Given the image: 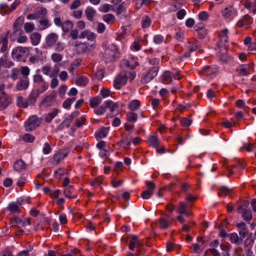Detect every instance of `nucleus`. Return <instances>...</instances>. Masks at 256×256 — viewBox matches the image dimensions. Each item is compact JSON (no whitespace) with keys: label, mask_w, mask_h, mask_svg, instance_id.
<instances>
[{"label":"nucleus","mask_w":256,"mask_h":256,"mask_svg":"<svg viewBox=\"0 0 256 256\" xmlns=\"http://www.w3.org/2000/svg\"><path fill=\"white\" fill-rule=\"evenodd\" d=\"M159 70V67L155 66L149 68L146 72L142 74L140 82L142 84H146L152 81L157 75Z\"/></svg>","instance_id":"f257e3e1"},{"label":"nucleus","mask_w":256,"mask_h":256,"mask_svg":"<svg viewBox=\"0 0 256 256\" xmlns=\"http://www.w3.org/2000/svg\"><path fill=\"white\" fill-rule=\"evenodd\" d=\"M118 54V49L116 45L112 44L108 46L104 54V58L106 60L112 62L115 60Z\"/></svg>","instance_id":"f03ea898"},{"label":"nucleus","mask_w":256,"mask_h":256,"mask_svg":"<svg viewBox=\"0 0 256 256\" xmlns=\"http://www.w3.org/2000/svg\"><path fill=\"white\" fill-rule=\"evenodd\" d=\"M42 120L36 116H30L25 123V129L26 132H32L39 126Z\"/></svg>","instance_id":"7ed1b4c3"},{"label":"nucleus","mask_w":256,"mask_h":256,"mask_svg":"<svg viewBox=\"0 0 256 256\" xmlns=\"http://www.w3.org/2000/svg\"><path fill=\"white\" fill-rule=\"evenodd\" d=\"M20 4V2L19 0H15L10 6L6 3L0 4V14L2 16L9 14L16 10Z\"/></svg>","instance_id":"20e7f679"},{"label":"nucleus","mask_w":256,"mask_h":256,"mask_svg":"<svg viewBox=\"0 0 256 256\" xmlns=\"http://www.w3.org/2000/svg\"><path fill=\"white\" fill-rule=\"evenodd\" d=\"M56 94L53 91L50 94L46 96L40 102V105L46 108L51 106L56 103Z\"/></svg>","instance_id":"39448f33"},{"label":"nucleus","mask_w":256,"mask_h":256,"mask_svg":"<svg viewBox=\"0 0 256 256\" xmlns=\"http://www.w3.org/2000/svg\"><path fill=\"white\" fill-rule=\"evenodd\" d=\"M252 24V18L248 14H246L237 22L236 26L239 28L247 29L251 27Z\"/></svg>","instance_id":"423d86ee"},{"label":"nucleus","mask_w":256,"mask_h":256,"mask_svg":"<svg viewBox=\"0 0 256 256\" xmlns=\"http://www.w3.org/2000/svg\"><path fill=\"white\" fill-rule=\"evenodd\" d=\"M219 70V66L216 65L206 66L199 70L200 74L206 76L216 74Z\"/></svg>","instance_id":"0eeeda50"},{"label":"nucleus","mask_w":256,"mask_h":256,"mask_svg":"<svg viewBox=\"0 0 256 256\" xmlns=\"http://www.w3.org/2000/svg\"><path fill=\"white\" fill-rule=\"evenodd\" d=\"M11 103V98L4 92H2L0 96V110L6 109Z\"/></svg>","instance_id":"6e6552de"},{"label":"nucleus","mask_w":256,"mask_h":256,"mask_svg":"<svg viewBox=\"0 0 256 256\" xmlns=\"http://www.w3.org/2000/svg\"><path fill=\"white\" fill-rule=\"evenodd\" d=\"M127 82L126 75H119L114 81V86L115 88L119 90L121 86L124 85Z\"/></svg>","instance_id":"1a4fd4ad"},{"label":"nucleus","mask_w":256,"mask_h":256,"mask_svg":"<svg viewBox=\"0 0 256 256\" xmlns=\"http://www.w3.org/2000/svg\"><path fill=\"white\" fill-rule=\"evenodd\" d=\"M58 36L54 33L51 32L49 34L46 38V46L49 47H52L57 42Z\"/></svg>","instance_id":"9d476101"},{"label":"nucleus","mask_w":256,"mask_h":256,"mask_svg":"<svg viewBox=\"0 0 256 256\" xmlns=\"http://www.w3.org/2000/svg\"><path fill=\"white\" fill-rule=\"evenodd\" d=\"M166 218L162 217L158 219V226L160 229L164 230L168 228L171 222L170 221V215L165 214Z\"/></svg>","instance_id":"9b49d317"},{"label":"nucleus","mask_w":256,"mask_h":256,"mask_svg":"<svg viewBox=\"0 0 256 256\" xmlns=\"http://www.w3.org/2000/svg\"><path fill=\"white\" fill-rule=\"evenodd\" d=\"M26 49L25 48L19 46L14 48L12 52V56L13 58H16L19 60L22 56V54H25Z\"/></svg>","instance_id":"f8f14e48"},{"label":"nucleus","mask_w":256,"mask_h":256,"mask_svg":"<svg viewBox=\"0 0 256 256\" xmlns=\"http://www.w3.org/2000/svg\"><path fill=\"white\" fill-rule=\"evenodd\" d=\"M38 96L39 94L38 92L34 90H32L26 98V101L28 106H34L36 102Z\"/></svg>","instance_id":"ddd939ff"},{"label":"nucleus","mask_w":256,"mask_h":256,"mask_svg":"<svg viewBox=\"0 0 256 256\" xmlns=\"http://www.w3.org/2000/svg\"><path fill=\"white\" fill-rule=\"evenodd\" d=\"M68 152L66 150H59L56 154L54 155V160L60 162L62 160H64L67 156Z\"/></svg>","instance_id":"4468645a"},{"label":"nucleus","mask_w":256,"mask_h":256,"mask_svg":"<svg viewBox=\"0 0 256 256\" xmlns=\"http://www.w3.org/2000/svg\"><path fill=\"white\" fill-rule=\"evenodd\" d=\"M74 186L73 185H70L66 187L64 192V196L69 198H76L77 197L76 194H74Z\"/></svg>","instance_id":"2eb2a0df"},{"label":"nucleus","mask_w":256,"mask_h":256,"mask_svg":"<svg viewBox=\"0 0 256 256\" xmlns=\"http://www.w3.org/2000/svg\"><path fill=\"white\" fill-rule=\"evenodd\" d=\"M29 84L28 78L20 79L16 84V88L18 91L25 90L28 88Z\"/></svg>","instance_id":"dca6fc26"},{"label":"nucleus","mask_w":256,"mask_h":256,"mask_svg":"<svg viewBox=\"0 0 256 256\" xmlns=\"http://www.w3.org/2000/svg\"><path fill=\"white\" fill-rule=\"evenodd\" d=\"M84 13L87 20L90 22H92L96 12L93 8L88 6L85 10Z\"/></svg>","instance_id":"f3484780"},{"label":"nucleus","mask_w":256,"mask_h":256,"mask_svg":"<svg viewBox=\"0 0 256 256\" xmlns=\"http://www.w3.org/2000/svg\"><path fill=\"white\" fill-rule=\"evenodd\" d=\"M172 72L165 70L161 76L162 82L164 84H170L172 82Z\"/></svg>","instance_id":"a211bd4d"},{"label":"nucleus","mask_w":256,"mask_h":256,"mask_svg":"<svg viewBox=\"0 0 256 256\" xmlns=\"http://www.w3.org/2000/svg\"><path fill=\"white\" fill-rule=\"evenodd\" d=\"M24 16H20L18 17L13 24V28L15 32H17L18 31L22 32L21 26L24 22Z\"/></svg>","instance_id":"6ab92c4d"},{"label":"nucleus","mask_w":256,"mask_h":256,"mask_svg":"<svg viewBox=\"0 0 256 256\" xmlns=\"http://www.w3.org/2000/svg\"><path fill=\"white\" fill-rule=\"evenodd\" d=\"M14 66V62L12 61L8 60L6 54H4L0 58V68L4 66L6 68H10Z\"/></svg>","instance_id":"aec40b11"},{"label":"nucleus","mask_w":256,"mask_h":256,"mask_svg":"<svg viewBox=\"0 0 256 256\" xmlns=\"http://www.w3.org/2000/svg\"><path fill=\"white\" fill-rule=\"evenodd\" d=\"M108 132V128L106 127H102L95 132L94 136L97 140L98 138H104L107 136Z\"/></svg>","instance_id":"412c9836"},{"label":"nucleus","mask_w":256,"mask_h":256,"mask_svg":"<svg viewBox=\"0 0 256 256\" xmlns=\"http://www.w3.org/2000/svg\"><path fill=\"white\" fill-rule=\"evenodd\" d=\"M26 168V164L22 160H16L14 164V170L20 172L24 170Z\"/></svg>","instance_id":"4be33fe9"},{"label":"nucleus","mask_w":256,"mask_h":256,"mask_svg":"<svg viewBox=\"0 0 256 256\" xmlns=\"http://www.w3.org/2000/svg\"><path fill=\"white\" fill-rule=\"evenodd\" d=\"M200 42L198 40H194L188 42L186 44L188 50H189L192 52L196 50L200 46Z\"/></svg>","instance_id":"5701e85b"},{"label":"nucleus","mask_w":256,"mask_h":256,"mask_svg":"<svg viewBox=\"0 0 256 256\" xmlns=\"http://www.w3.org/2000/svg\"><path fill=\"white\" fill-rule=\"evenodd\" d=\"M59 110L58 108H54L50 112L48 113L44 118V121L46 122L50 123L52 119L56 116Z\"/></svg>","instance_id":"b1692460"},{"label":"nucleus","mask_w":256,"mask_h":256,"mask_svg":"<svg viewBox=\"0 0 256 256\" xmlns=\"http://www.w3.org/2000/svg\"><path fill=\"white\" fill-rule=\"evenodd\" d=\"M236 10L232 7L226 8L222 12V16L225 18H228L233 16H235Z\"/></svg>","instance_id":"393cba45"},{"label":"nucleus","mask_w":256,"mask_h":256,"mask_svg":"<svg viewBox=\"0 0 256 256\" xmlns=\"http://www.w3.org/2000/svg\"><path fill=\"white\" fill-rule=\"evenodd\" d=\"M74 26L73 22L70 20H66L63 22L61 27L64 32H68Z\"/></svg>","instance_id":"a878e982"},{"label":"nucleus","mask_w":256,"mask_h":256,"mask_svg":"<svg viewBox=\"0 0 256 256\" xmlns=\"http://www.w3.org/2000/svg\"><path fill=\"white\" fill-rule=\"evenodd\" d=\"M148 142L150 146L154 148H157L158 146V140L156 133L152 134L148 138Z\"/></svg>","instance_id":"bb28decb"},{"label":"nucleus","mask_w":256,"mask_h":256,"mask_svg":"<svg viewBox=\"0 0 256 256\" xmlns=\"http://www.w3.org/2000/svg\"><path fill=\"white\" fill-rule=\"evenodd\" d=\"M12 222L16 224H20L22 226H24L26 225L30 224V219H27L26 220H22L20 218L18 217H14L11 220Z\"/></svg>","instance_id":"cd10ccee"},{"label":"nucleus","mask_w":256,"mask_h":256,"mask_svg":"<svg viewBox=\"0 0 256 256\" xmlns=\"http://www.w3.org/2000/svg\"><path fill=\"white\" fill-rule=\"evenodd\" d=\"M8 38L6 36H0V44H2L0 52L2 53L4 52L8 48Z\"/></svg>","instance_id":"c85d7f7f"},{"label":"nucleus","mask_w":256,"mask_h":256,"mask_svg":"<svg viewBox=\"0 0 256 256\" xmlns=\"http://www.w3.org/2000/svg\"><path fill=\"white\" fill-rule=\"evenodd\" d=\"M104 104H105L106 108H108L112 112H114L118 106L117 103L114 102L111 100L105 101Z\"/></svg>","instance_id":"c756f323"},{"label":"nucleus","mask_w":256,"mask_h":256,"mask_svg":"<svg viewBox=\"0 0 256 256\" xmlns=\"http://www.w3.org/2000/svg\"><path fill=\"white\" fill-rule=\"evenodd\" d=\"M41 35L38 32H34L30 36V38L32 42V44L33 46H36L38 45L40 40Z\"/></svg>","instance_id":"7c9ffc66"},{"label":"nucleus","mask_w":256,"mask_h":256,"mask_svg":"<svg viewBox=\"0 0 256 256\" xmlns=\"http://www.w3.org/2000/svg\"><path fill=\"white\" fill-rule=\"evenodd\" d=\"M140 100H134L130 102L128 104V108L132 111H134L140 108Z\"/></svg>","instance_id":"2f4dec72"},{"label":"nucleus","mask_w":256,"mask_h":256,"mask_svg":"<svg viewBox=\"0 0 256 256\" xmlns=\"http://www.w3.org/2000/svg\"><path fill=\"white\" fill-rule=\"evenodd\" d=\"M7 208L12 214L18 213L20 212L18 206L14 202L10 203Z\"/></svg>","instance_id":"473e14b6"},{"label":"nucleus","mask_w":256,"mask_h":256,"mask_svg":"<svg viewBox=\"0 0 256 256\" xmlns=\"http://www.w3.org/2000/svg\"><path fill=\"white\" fill-rule=\"evenodd\" d=\"M142 27L146 28L150 26L152 24V20L148 16H144L142 20Z\"/></svg>","instance_id":"72a5a7b5"},{"label":"nucleus","mask_w":256,"mask_h":256,"mask_svg":"<svg viewBox=\"0 0 256 256\" xmlns=\"http://www.w3.org/2000/svg\"><path fill=\"white\" fill-rule=\"evenodd\" d=\"M138 242V237L136 235H132L128 248L132 251H134L136 244Z\"/></svg>","instance_id":"f704fd0d"},{"label":"nucleus","mask_w":256,"mask_h":256,"mask_svg":"<svg viewBox=\"0 0 256 256\" xmlns=\"http://www.w3.org/2000/svg\"><path fill=\"white\" fill-rule=\"evenodd\" d=\"M24 98L22 96H18L16 100V104L18 107L24 108H27L28 106L26 100L25 102L23 100Z\"/></svg>","instance_id":"c9c22d12"},{"label":"nucleus","mask_w":256,"mask_h":256,"mask_svg":"<svg viewBox=\"0 0 256 256\" xmlns=\"http://www.w3.org/2000/svg\"><path fill=\"white\" fill-rule=\"evenodd\" d=\"M250 66H247V68H245L244 65L240 66L238 68L236 69V72H238V76H246L248 74V68Z\"/></svg>","instance_id":"e433bc0d"},{"label":"nucleus","mask_w":256,"mask_h":256,"mask_svg":"<svg viewBox=\"0 0 256 256\" xmlns=\"http://www.w3.org/2000/svg\"><path fill=\"white\" fill-rule=\"evenodd\" d=\"M88 80L87 78L84 76H78L76 80V84L80 86H85L88 82Z\"/></svg>","instance_id":"4c0bfd02"},{"label":"nucleus","mask_w":256,"mask_h":256,"mask_svg":"<svg viewBox=\"0 0 256 256\" xmlns=\"http://www.w3.org/2000/svg\"><path fill=\"white\" fill-rule=\"evenodd\" d=\"M126 120L130 122H135L138 120V114L133 112H130L126 114Z\"/></svg>","instance_id":"58836bf2"},{"label":"nucleus","mask_w":256,"mask_h":256,"mask_svg":"<svg viewBox=\"0 0 256 256\" xmlns=\"http://www.w3.org/2000/svg\"><path fill=\"white\" fill-rule=\"evenodd\" d=\"M102 20L107 24H110L114 22L115 16L112 14H106L103 16Z\"/></svg>","instance_id":"ea45409f"},{"label":"nucleus","mask_w":256,"mask_h":256,"mask_svg":"<svg viewBox=\"0 0 256 256\" xmlns=\"http://www.w3.org/2000/svg\"><path fill=\"white\" fill-rule=\"evenodd\" d=\"M230 192V190L226 186H222L220 188V192H218V196H221L222 194L228 195Z\"/></svg>","instance_id":"a19ab883"},{"label":"nucleus","mask_w":256,"mask_h":256,"mask_svg":"<svg viewBox=\"0 0 256 256\" xmlns=\"http://www.w3.org/2000/svg\"><path fill=\"white\" fill-rule=\"evenodd\" d=\"M101 98L98 97H94L90 100V104L92 108H96L100 103Z\"/></svg>","instance_id":"79ce46f5"},{"label":"nucleus","mask_w":256,"mask_h":256,"mask_svg":"<svg viewBox=\"0 0 256 256\" xmlns=\"http://www.w3.org/2000/svg\"><path fill=\"white\" fill-rule=\"evenodd\" d=\"M76 98H68L64 101L62 104L63 107L67 110H70L71 104L75 101Z\"/></svg>","instance_id":"37998d69"},{"label":"nucleus","mask_w":256,"mask_h":256,"mask_svg":"<svg viewBox=\"0 0 256 256\" xmlns=\"http://www.w3.org/2000/svg\"><path fill=\"white\" fill-rule=\"evenodd\" d=\"M66 169L64 168H60L54 172V178L56 179H60L64 174Z\"/></svg>","instance_id":"c03bdc74"},{"label":"nucleus","mask_w":256,"mask_h":256,"mask_svg":"<svg viewBox=\"0 0 256 256\" xmlns=\"http://www.w3.org/2000/svg\"><path fill=\"white\" fill-rule=\"evenodd\" d=\"M52 150V148L48 142H46L44 144L42 152L44 154H49Z\"/></svg>","instance_id":"a18cd8bd"},{"label":"nucleus","mask_w":256,"mask_h":256,"mask_svg":"<svg viewBox=\"0 0 256 256\" xmlns=\"http://www.w3.org/2000/svg\"><path fill=\"white\" fill-rule=\"evenodd\" d=\"M164 40V38L161 34H156L154 36L153 41L156 44H160L163 42Z\"/></svg>","instance_id":"49530a36"},{"label":"nucleus","mask_w":256,"mask_h":256,"mask_svg":"<svg viewBox=\"0 0 256 256\" xmlns=\"http://www.w3.org/2000/svg\"><path fill=\"white\" fill-rule=\"evenodd\" d=\"M198 16L200 20L206 21L208 18L210 16L207 12L202 11L198 14Z\"/></svg>","instance_id":"de8ad7c7"},{"label":"nucleus","mask_w":256,"mask_h":256,"mask_svg":"<svg viewBox=\"0 0 256 256\" xmlns=\"http://www.w3.org/2000/svg\"><path fill=\"white\" fill-rule=\"evenodd\" d=\"M106 105L104 103L102 106L94 110V113L98 115H102L106 112Z\"/></svg>","instance_id":"09e8293b"},{"label":"nucleus","mask_w":256,"mask_h":256,"mask_svg":"<svg viewBox=\"0 0 256 256\" xmlns=\"http://www.w3.org/2000/svg\"><path fill=\"white\" fill-rule=\"evenodd\" d=\"M48 84L46 82H44L43 83H42V84L40 86V88L34 90L37 92H38V94L40 95L41 94H42L46 90H48Z\"/></svg>","instance_id":"8fccbe9b"},{"label":"nucleus","mask_w":256,"mask_h":256,"mask_svg":"<svg viewBox=\"0 0 256 256\" xmlns=\"http://www.w3.org/2000/svg\"><path fill=\"white\" fill-rule=\"evenodd\" d=\"M34 24L31 22H26L24 25V30L26 33L32 32L34 30Z\"/></svg>","instance_id":"3c124183"},{"label":"nucleus","mask_w":256,"mask_h":256,"mask_svg":"<svg viewBox=\"0 0 256 256\" xmlns=\"http://www.w3.org/2000/svg\"><path fill=\"white\" fill-rule=\"evenodd\" d=\"M242 216L243 219L246 222H250L252 219V214L250 210H248L244 213L242 214Z\"/></svg>","instance_id":"603ef678"},{"label":"nucleus","mask_w":256,"mask_h":256,"mask_svg":"<svg viewBox=\"0 0 256 256\" xmlns=\"http://www.w3.org/2000/svg\"><path fill=\"white\" fill-rule=\"evenodd\" d=\"M30 70L27 66H22L20 68V72L22 76L25 78H28V76L30 74Z\"/></svg>","instance_id":"864d4df0"},{"label":"nucleus","mask_w":256,"mask_h":256,"mask_svg":"<svg viewBox=\"0 0 256 256\" xmlns=\"http://www.w3.org/2000/svg\"><path fill=\"white\" fill-rule=\"evenodd\" d=\"M236 104L238 108H244L245 112H246V113L248 112V111H247L246 110V108H248V106H246L245 102L243 100H238L236 102Z\"/></svg>","instance_id":"5fc2aeb1"},{"label":"nucleus","mask_w":256,"mask_h":256,"mask_svg":"<svg viewBox=\"0 0 256 256\" xmlns=\"http://www.w3.org/2000/svg\"><path fill=\"white\" fill-rule=\"evenodd\" d=\"M186 207H187V206L184 202H180L178 206V212L180 214H182L184 213H185L186 210Z\"/></svg>","instance_id":"6e6d98bb"},{"label":"nucleus","mask_w":256,"mask_h":256,"mask_svg":"<svg viewBox=\"0 0 256 256\" xmlns=\"http://www.w3.org/2000/svg\"><path fill=\"white\" fill-rule=\"evenodd\" d=\"M180 121V124L183 126H188L192 122V120H190L187 118H181Z\"/></svg>","instance_id":"4d7b16f0"},{"label":"nucleus","mask_w":256,"mask_h":256,"mask_svg":"<svg viewBox=\"0 0 256 256\" xmlns=\"http://www.w3.org/2000/svg\"><path fill=\"white\" fill-rule=\"evenodd\" d=\"M153 194V192L152 190H144L141 194V196L143 199H149Z\"/></svg>","instance_id":"13d9d810"},{"label":"nucleus","mask_w":256,"mask_h":256,"mask_svg":"<svg viewBox=\"0 0 256 256\" xmlns=\"http://www.w3.org/2000/svg\"><path fill=\"white\" fill-rule=\"evenodd\" d=\"M77 46H78L80 48L82 52H86L88 50V44L87 42H80L76 45Z\"/></svg>","instance_id":"bf43d9fd"},{"label":"nucleus","mask_w":256,"mask_h":256,"mask_svg":"<svg viewBox=\"0 0 256 256\" xmlns=\"http://www.w3.org/2000/svg\"><path fill=\"white\" fill-rule=\"evenodd\" d=\"M24 141L27 142H32L34 140V137L30 134H25L22 138Z\"/></svg>","instance_id":"052dcab7"},{"label":"nucleus","mask_w":256,"mask_h":256,"mask_svg":"<svg viewBox=\"0 0 256 256\" xmlns=\"http://www.w3.org/2000/svg\"><path fill=\"white\" fill-rule=\"evenodd\" d=\"M248 202H246L244 204L239 206L238 209V212L239 214H242L245 212L247 211L248 210L247 208H248Z\"/></svg>","instance_id":"680f3d73"},{"label":"nucleus","mask_w":256,"mask_h":256,"mask_svg":"<svg viewBox=\"0 0 256 256\" xmlns=\"http://www.w3.org/2000/svg\"><path fill=\"white\" fill-rule=\"evenodd\" d=\"M52 60L55 62H58L62 60V56L58 53H54L52 55Z\"/></svg>","instance_id":"e2e57ef3"},{"label":"nucleus","mask_w":256,"mask_h":256,"mask_svg":"<svg viewBox=\"0 0 256 256\" xmlns=\"http://www.w3.org/2000/svg\"><path fill=\"white\" fill-rule=\"evenodd\" d=\"M33 80L34 83L39 84L40 82L43 83L46 82L42 76L40 74H36L33 76Z\"/></svg>","instance_id":"0e129e2a"},{"label":"nucleus","mask_w":256,"mask_h":256,"mask_svg":"<svg viewBox=\"0 0 256 256\" xmlns=\"http://www.w3.org/2000/svg\"><path fill=\"white\" fill-rule=\"evenodd\" d=\"M220 246L221 250L224 252H222L223 256H230L229 254L230 249L227 246L224 244H221Z\"/></svg>","instance_id":"69168bd1"},{"label":"nucleus","mask_w":256,"mask_h":256,"mask_svg":"<svg viewBox=\"0 0 256 256\" xmlns=\"http://www.w3.org/2000/svg\"><path fill=\"white\" fill-rule=\"evenodd\" d=\"M106 26L102 22H98L96 27V31L98 34H102L106 30Z\"/></svg>","instance_id":"338daca9"},{"label":"nucleus","mask_w":256,"mask_h":256,"mask_svg":"<svg viewBox=\"0 0 256 256\" xmlns=\"http://www.w3.org/2000/svg\"><path fill=\"white\" fill-rule=\"evenodd\" d=\"M231 58L230 56L227 54H222L220 55V60L224 63L228 62Z\"/></svg>","instance_id":"774afa93"}]
</instances>
